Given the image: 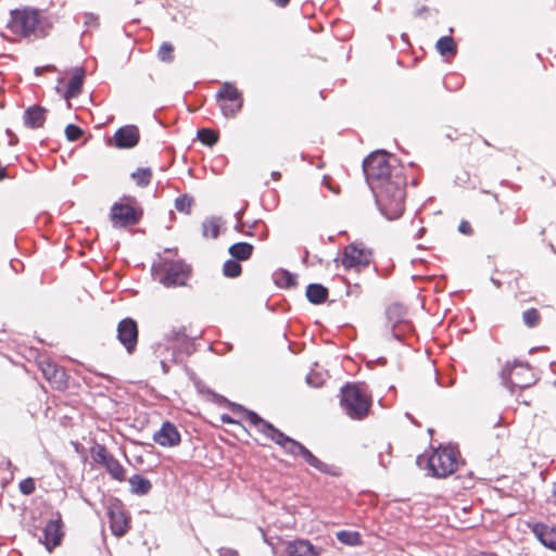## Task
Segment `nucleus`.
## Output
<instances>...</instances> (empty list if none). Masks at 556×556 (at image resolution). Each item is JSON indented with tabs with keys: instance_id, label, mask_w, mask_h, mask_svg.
Listing matches in <instances>:
<instances>
[{
	"instance_id": "obj_1",
	"label": "nucleus",
	"mask_w": 556,
	"mask_h": 556,
	"mask_svg": "<svg viewBox=\"0 0 556 556\" xmlns=\"http://www.w3.org/2000/svg\"><path fill=\"white\" fill-rule=\"evenodd\" d=\"M388 157L386 151L378 150L364 160L363 167L381 214L393 220L404 212L405 189L403 179L392 176Z\"/></svg>"
},
{
	"instance_id": "obj_2",
	"label": "nucleus",
	"mask_w": 556,
	"mask_h": 556,
	"mask_svg": "<svg viewBox=\"0 0 556 556\" xmlns=\"http://www.w3.org/2000/svg\"><path fill=\"white\" fill-rule=\"evenodd\" d=\"M51 28V23L34 9L14 10L7 24V29L13 35L29 37H45Z\"/></svg>"
},
{
	"instance_id": "obj_3",
	"label": "nucleus",
	"mask_w": 556,
	"mask_h": 556,
	"mask_svg": "<svg viewBox=\"0 0 556 556\" xmlns=\"http://www.w3.org/2000/svg\"><path fill=\"white\" fill-rule=\"evenodd\" d=\"M370 397L364 384H346L342 388L341 406L353 419H363L370 407Z\"/></svg>"
},
{
	"instance_id": "obj_4",
	"label": "nucleus",
	"mask_w": 556,
	"mask_h": 556,
	"mask_svg": "<svg viewBox=\"0 0 556 556\" xmlns=\"http://www.w3.org/2000/svg\"><path fill=\"white\" fill-rule=\"evenodd\" d=\"M153 276L166 288L185 286L190 276V266L181 261L163 260L152 268Z\"/></svg>"
},
{
	"instance_id": "obj_5",
	"label": "nucleus",
	"mask_w": 556,
	"mask_h": 556,
	"mask_svg": "<svg viewBox=\"0 0 556 556\" xmlns=\"http://www.w3.org/2000/svg\"><path fill=\"white\" fill-rule=\"evenodd\" d=\"M247 419L260 432L264 433L267 438L273 440L275 443L280 445L287 453L293 456H300V453L304 445L286 435L280 430L275 428L271 424L262 419L256 413L249 412Z\"/></svg>"
},
{
	"instance_id": "obj_6",
	"label": "nucleus",
	"mask_w": 556,
	"mask_h": 556,
	"mask_svg": "<svg viewBox=\"0 0 556 556\" xmlns=\"http://www.w3.org/2000/svg\"><path fill=\"white\" fill-rule=\"evenodd\" d=\"M427 465L433 477L445 478L457 468L456 453L450 447L435 450L427 458Z\"/></svg>"
},
{
	"instance_id": "obj_7",
	"label": "nucleus",
	"mask_w": 556,
	"mask_h": 556,
	"mask_svg": "<svg viewBox=\"0 0 556 556\" xmlns=\"http://www.w3.org/2000/svg\"><path fill=\"white\" fill-rule=\"evenodd\" d=\"M223 115L227 118L235 117L242 109L243 98L241 92L230 83H224L216 94Z\"/></svg>"
},
{
	"instance_id": "obj_8",
	"label": "nucleus",
	"mask_w": 556,
	"mask_h": 556,
	"mask_svg": "<svg viewBox=\"0 0 556 556\" xmlns=\"http://www.w3.org/2000/svg\"><path fill=\"white\" fill-rule=\"evenodd\" d=\"M142 216L140 208L135 207L129 202L119 203L116 202L111 207L110 217L113 227L123 228L131 225H136Z\"/></svg>"
},
{
	"instance_id": "obj_9",
	"label": "nucleus",
	"mask_w": 556,
	"mask_h": 556,
	"mask_svg": "<svg viewBox=\"0 0 556 556\" xmlns=\"http://www.w3.org/2000/svg\"><path fill=\"white\" fill-rule=\"evenodd\" d=\"M370 258V250L364 248L362 243H351L344 249L342 265L346 269L359 271L369 265Z\"/></svg>"
},
{
	"instance_id": "obj_10",
	"label": "nucleus",
	"mask_w": 556,
	"mask_h": 556,
	"mask_svg": "<svg viewBox=\"0 0 556 556\" xmlns=\"http://www.w3.org/2000/svg\"><path fill=\"white\" fill-rule=\"evenodd\" d=\"M92 458L97 464L105 467L113 479L118 481L125 480V469L121 463L108 452L104 445H97L92 448Z\"/></svg>"
},
{
	"instance_id": "obj_11",
	"label": "nucleus",
	"mask_w": 556,
	"mask_h": 556,
	"mask_svg": "<svg viewBox=\"0 0 556 556\" xmlns=\"http://www.w3.org/2000/svg\"><path fill=\"white\" fill-rule=\"evenodd\" d=\"M503 377L511 388H528L534 383V375L529 366L516 364L504 369Z\"/></svg>"
},
{
	"instance_id": "obj_12",
	"label": "nucleus",
	"mask_w": 556,
	"mask_h": 556,
	"mask_svg": "<svg viewBox=\"0 0 556 556\" xmlns=\"http://www.w3.org/2000/svg\"><path fill=\"white\" fill-rule=\"evenodd\" d=\"M117 338L126 351L131 354L138 342L137 323L131 318L121 320L117 326Z\"/></svg>"
},
{
	"instance_id": "obj_13",
	"label": "nucleus",
	"mask_w": 556,
	"mask_h": 556,
	"mask_svg": "<svg viewBox=\"0 0 556 556\" xmlns=\"http://www.w3.org/2000/svg\"><path fill=\"white\" fill-rule=\"evenodd\" d=\"M282 547L286 556H319L323 552L321 547H317L304 539L285 541Z\"/></svg>"
},
{
	"instance_id": "obj_14",
	"label": "nucleus",
	"mask_w": 556,
	"mask_h": 556,
	"mask_svg": "<svg viewBox=\"0 0 556 556\" xmlns=\"http://www.w3.org/2000/svg\"><path fill=\"white\" fill-rule=\"evenodd\" d=\"M153 440L161 446L174 447L180 443L181 439L177 427L169 421H165L162 427L154 432Z\"/></svg>"
},
{
	"instance_id": "obj_15",
	"label": "nucleus",
	"mask_w": 556,
	"mask_h": 556,
	"mask_svg": "<svg viewBox=\"0 0 556 556\" xmlns=\"http://www.w3.org/2000/svg\"><path fill=\"white\" fill-rule=\"evenodd\" d=\"M114 141V146L119 149H129L137 146L139 141V130L134 125H127L121 127L112 139Z\"/></svg>"
},
{
	"instance_id": "obj_16",
	"label": "nucleus",
	"mask_w": 556,
	"mask_h": 556,
	"mask_svg": "<svg viewBox=\"0 0 556 556\" xmlns=\"http://www.w3.org/2000/svg\"><path fill=\"white\" fill-rule=\"evenodd\" d=\"M61 528V520H50L47 522L43 529V543L49 552H51L55 546H58L61 543L63 536Z\"/></svg>"
},
{
	"instance_id": "obj_17",
	"label": "nucleus",
	"mask_w": 556,
	"mask_h": 556,
	"mask_svg": "<svg viewBox=\"0 0 556 556\" xmlns=\"http://www.w3.org/2000/svg\"><path fill=\"white\" fill-rule=\"evenodd\" d=\"M47 118V110L39 105L28 108L24 113L25 125L30 128H40Z\"/></svg>"
},
{
	"instance_id": "obj_18",
	"label": "nucleus",
	"mask_w": 556,
	"mask_h": 556,
	"mask_svg": "<svg viewBox=\"0 0 556 556\" xmlns=\"http://www.w3.org/2000/svg\"><path fill=\"white\" fill-rule=\"evenodd\" d=\"M533 533L544 546L556 551V529L544 523H536L533 527Z\"/></svg>"
},
{
	"instance_id": "obj_19",
	"label": "nucleus",
	"mask_w": 556,
	"mask_h": 556,
	"mask_svg": "<svg viewBox=\"0 0 556 556\" xmlns=\"http://www.w3.org/2000/svg\"><path fill=\"white\" fill-rule=\"evenodd\" d=\"M41 371L43 376L49 380L53 381L55 383H63L65 372L63 369L58 367L56 364H54L51 361H45L41 363Z\"/></svg>"
},
{
	"instance_id": "obj_20",
	"label": "nucleus",
	"mask_w": 556,
	"mask_h": 556,
	"mask_svg": "<svg viewBox=\"0 0 556 556\" xmlns=\"http://www.w3.org/2000/svg\"><path fill=\"white\" fill-rule=\"evenodd\" d=\"M130 492L136 495H147L151 489L152 483L141 475H134L128 479Z\"/></svg>"
},
{
	"instance_id": "obj_21",
	"label": "nucleus",
	"mask_w": 556,
	"mask_h": 556,
	"mask_svg": "<svg viewBox=\"0 0 556 556\" xmlns=\"http://www.w3.org/2000/svg\"><path fill=\"white\" fill-rule=\"evenodd\" d=\"M85 77V72L83 68H76L74 75L68 81L67 90L65 92V98L68 100L71 98H75L80 93L83 81Z\"/></svg>"
},
{
	"instance_id": "obj_22",
	"label": "nucleus",
	"mask_w": 556,
	"mask_h": 556,
	"mask_svg": "<svg viewBox=\"0 0 556 556\" xmlns=\"http://www.w3.org/2000/svg\"><path fill=\"white\" fill-rule=\"evenodd\" d=\"M110 523H111L112 532L115 535L122 536L127 532L128 522L122 511H111L110 513Z\"/></svg>"
},
{
	"instance_id": "obj_23",
	"label": "nucleus",
	"mask_w": 556,
	"mask_h": 556,
	"mask_svg": "<svg viewBox=\"0 0 556 556\" xmlns=\"http://www.w3.org/2000/svg\"><path fill=\"white\" fill-rule=\"evenodd\" d=\"M224 222L220 217H208L202 223V233L205 238L215 239L219 235V229Z\"/></svg>"
},
{
	"instance_id": "obj_24",
	"label": "nucleus",
	"mask_w": 556,
	"mask_h": 556,
	"mask_svg": "<svg viewBox=\"0 0 556 556\" xmlns=\"http://www.w3.org/2000/svg\"><path fill=\"white\" fill-rule=\"evenodd\" d=\"M306 296L313 304H320L326 301L328 290L321 285L312 283L306 288Z\"/></svg>"
},
{
	"instance_id": "obj_25",
	"label": "nucleus",
	"mask_w": 556,
	"mask_h": 556,
	"mask_svg": "<svg viewBox=\"0 0 556 556\" xmlns=\"http://www.w3.org/2000/svg\"><path fill=\"white\" fill-rule=\"evenodd\" d=\"M253 252V245L247 242L235 243L229 248L230 255L237 261L250 258Z\"/></svg>"
},
{
	"instance_id": "obj_26",
	"label": "nucleus",
	"mask_w": 556,
	"mask_h": 556,
	"mask_svg": "<svg viewBox=\"0 0 556 556\" xmlns=\"http://www.w3.org/2000/svg\"><path fill=\"white\" fill-rule=\"evenodd\" d=\"M300 456L303 457V459L315 469L319 470L320 472H329V466L321 460H319L315 455L312 454L311 451H308L305 446L302 448Z\"/></svg>"
},
{
	"instance_id": "obj_27",
	"label": "nucleus",
	"mask_w": 556,
	"mask_h": 556,
	"mask_svg": "<svg viewBox=\"0 0 556 556\" xmlns=\"http://www.w3.org/2000/svg\"><path fill=\"white\" fill-rule=\"evenodd\" d=\"M437 49L441 55H454L456 53V45L452 37H441L437 42Z\"/></svg>"
},
{
	"instance_id": "obj_28",
	"label": "nucleus",
	"mask_w": 556,
	"mask_h": 556,
	"mask_svg": "<svg viewBox=\"0 0 556 556\" xmlns=\"http://www.w3.org/2000/svg\"><path fill=\"white\" fill-rule=\"evenodd\" d=\"M337 539L345 545L357 546L362 544L361 534L356 531L342 530L337 533Z\"/></svg>"
},
{
	"instance_id": "obj_29",
	"label": "nucleus",
	"mask_w": 556,
	"mask_h": 556,
	"mask_svg": "<svg viewBox=\"0 0 556 556\" xmlns=\"http://www.w3.org/2000/svg\"><path fill=\"white\" fill-rule=\"evenodd\" d=\"M199 140L208 147L214 146L218 141V134L208 128H202L198 131Z\"/></svg>"
},
{
	"instance_id": "obj_30",
	"label": "nucleus",
	"mask_w": 556,
	"mask_h": 556,
	"mask_svg": "<svg viewBox=\"0 0 556 556\" xmlns=\"http://www.w3.org/2000/svg\"><path fill=\"white\" fill-rule=\"evenodd\" d=\"M151 177L152 173L149 168H138L135 173L131 174V178L140 187L148 186L151 181Z\"/></svg>"
},
{
	"instance_id": "obj_31",
	"label": "nucleus",
	"mask_w": 556,
	"mask_h": 556,
	"mask_svg": "<svg viewBox=\"0 0 556 556\" xmlns=\"http://www.w3.org/2000/svg\"><path fill=\"white\" fill-rule=\"evenodd\" d=\"M157 56L162 62L174 61V46L169 42H163L157 51Z\"/></svg>"
},
{
	"instance_id": "obj_32",
	"label": "nucleus",
	"mask_w": 556,
	"mask_h": 556,
	"mask_svg": "<svg viewBox=\"0 0 556 556\" xmlns=\"http://www.w3.org/2000/svg\"><path fill=\"white\" fill-rule=\"evenodd\" d=\"M223 271L227 277H238L241 274V265L236 260H228L224 264Z\"/></svg>"
},
{
	"instance_id": "obj_33",
	"label": "nucleus",
	"mask_w": 556,
	"mask_h": 556,
	"mask_svg": "<svg viewBox=\"0 0 556 556\" xmlns=\"http://www.w3.org/2000/svg\"><path fill=\"white\" fill-rule=\"evenodd\" d=\"M192 204H193V199L190 195H188V194H184L181 197H178L175 200V207H176L177 211H179L181 213L189 214Z\"/></svg>"
},
{
	"instance_id": "obj_34",
	"label": "nucleus",
	"mask_w": 556,
	"mask_h": 556,
	"mask_svg": "<svg viewBox=\"0 0 556 556\" xmlns=\"http://www.w3.org/2000/svg\"><path fill=\"white\" fill-rule=\"evenodd\" d=\"M522 319L528 327L532 328L539 325L541 316L536 308H529L526 312H523Z\"/></svg>"
},
{
	"instance_id": "obj_35",
	"label": "nucleus",
	"mask_w": 556,
	"mask_h": 556,
	"mask_svg": "<svg viewBox=\"0 0 556 556\" xmlns=\"http://www.w3.org/2000/svg\"><path fill=\"white\" fill-rule=\"evenodd\" d=\"M18 489L22 494L24 495H30L35 492L36 483L33 478H26L22 480L18 484Z\"/></svg>"
},
{
	"instance_id": "obj_36",
	"label": "nucleus",
	"mask_w": 556,
	"mask_h": 556,
	"mask_svg": "<svg viewBox=\"0 0 556 556\" xmlns=\"http://www.w3.org/2000/svg\"><path fill=\"white\" fill-rule=\"evenodd\" d=\"M65 136L70 141H76L83 136V130L73 124H70L65 128Z\"/></svg>"
},
{
	"instance_id": "obj_37",
	"label": "nucleus",
	"mask_w": 556,
	"mask_h": 556,
	"mask_svg": "<svg viewBox=\"0 0 556 556\" xmlns=\"http://www.w3.org/2000/svg\"><path fill=\"white\" fill-rule=\"evenodd\" d=\"M218 555L219 556H239V553L233 548L222 547L218 549Z\"/></svg>"
},
{
	"instance_id": "obj_38",
	"label": "nucleus",
	"mask_w": 556,
	"mask_h": 556,
	"mask_svg": "<svg viewBox=\"0 0 556 556\" xmlns=\"http://www.w3.org/2000/svg\"><path fill=\"white\" fill-rule=\"evenodd\" d=\"M458 230L464 235H470L472 232V228L468 222H462L458 226Z\"/></svg>"
},
{
	"instance_id": "obj_39",
	"label": "nucleus",
	"mask_w": 556,
	"mask_h": 556,
	"mask_svg": "<svg viewBox=\"0 0 556 556\" xmlns=\"http://www.w3.org/2000/svg\"><path fill=\"white\" fill-rule=\"evenodd\" d=\"M271 1L280 8H285L288 5L290 0H271Z\"/></svg>"
},
{
	"instance_id": "obj_40",
	"label": "nucleus",
	"mask_w": 556,
	"mask_h": 556,
	"mask_svg": "<svg viewBox=\"0 0 556 556\" xmlns=\"http://www.w3.org/2000/svg\"><path fill=\"white\" fill-rule=\"evenodd\" d=\"M94 20H96V16H94V15H92V14H87V15H86L85 23H86V24H89V23L93 22Z\"/></svg>"
},
{
	"instance_id": "obj_41",
	"label": "nucleus",
	"mask_w": 556,
	"mask_h": 556,
	"mask_svg": "<svg viewBox=\"0 0 556 556\" xmlns=\"http://www.w3.org/2000/svg\"><path fill=\"white\" fill-rule=\"evenodd\" d=\"M8 177L7 169L4 167L0 168V181Z\"/></svg>"
},
{
	"instance_id": "obj_42",
	"label": "nucleus",
	"mask_w": 556,
	"mask_h": 556,
	"mask_svg": "<svg viewBox=\"0 0 556 556\" xmlns=\"http://www.w3.org/2000/svg\"><path fill=\"white\" fill-rule=\"evenodd\" d=\"M271 177H273L275 180H278V179H280L281 174H280L279 172H273V173H271Z\"/></svg>"
},
{
	"instance_id": "obj_43",
	"label": "nucleus",
	"mask_w": 556,
	"mask_h": 556,
	"mask_svg": "<svg viewBox=\"0 0 556 556\" xmlns=\"http://www.w3.org/2000/svg\"><path fill=\"white\" fill-rule=\"evenodd\" d=\"M421 462H422V457H421V456H419V457H418V459H417V463H418L419 465H421Z\"/></svg>"
},
{
	"instance_id": "obj_44",
	"label": "nucleus",
	"mask_w": 556,
	"mask_h": 556,
	"mask_svg": "<svg viewBox=\"0 0 556 556\" xmlns=\"http://www.w3.org/2000/svg\"><path fill=\"white\" fill-rule=\"evenodd\" d=\"M228 106H233V103L227 102Z\"/></svg>"
},
{
	"instance_id": "obj_45",
	"label": "nucleus",
	"mask_w": 556,
	"mask_h": 556,
	"mask_svg": "<svg viewBox=\"0 0 556 556\" xmlns=\"http://www.w3.org/2000/svg\"><path fill=\"white\" fill-rule=\"evenodd\" d=\"M555 386H556V380H555Z\"/></svg>"
}]
</instances>
